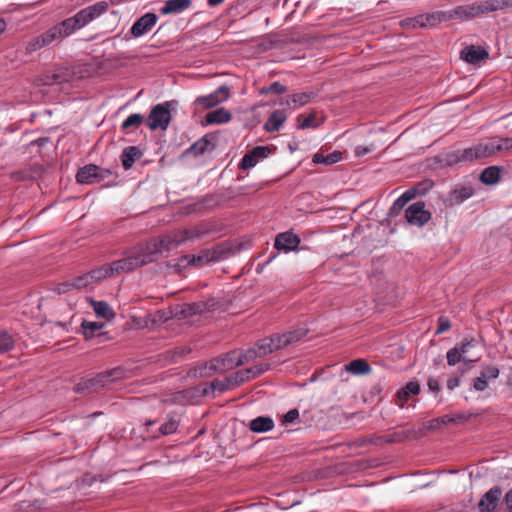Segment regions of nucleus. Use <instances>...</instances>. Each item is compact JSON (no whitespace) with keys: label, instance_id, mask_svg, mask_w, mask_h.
<instances>
[{"label":"nucleus","instance_id":"42","mask_svg":"<svg viewBox=\"0 0 512 512\" xmlns=\"http://www.w3.org/2000/svg\"><path fill=\"white\" fill-rule=\"evenodd\" d=\"M447 363L450 366H454L457 363L463 361L464 358L462 357V354L459 352V349H456L455 347L451 348L446 355Z\"/></svg>","mask_w":512,"mask_h":512},{"label":"nucleus","instance_id":"41","mask_svg":"<svg viewBox=\"0 0 512 512\" xmlns=\"http://www.w3.org/2000/svg\"><path fill=\"white\" fill-rule=\"evenodd\" d=\"M179 426V422L175 420L174 418H170L168 421L164 422L160 428L159 431L162 435H169L174 433Z\"/></svg>","mask_w":512,"mask_h":512},{"label":"nucleus","instance_id":"55","mask_svg":"<svg viewBox=\"0 0 512 512\" xmlns=\"http://www.w3.org/2000/svg\"><path fill=\"white\" fill-rule=\"evenodd\" d=\"M73 289H75L73 280L60 283L57 286V291L59 294L70 292Z\"/></svg>","mask_w":512,"mask_h":512},{"label":"nucleus","instance_id":"4","mask_svg":"<svg viewBox=\"0 0 512 512\" xmlns=\"http://www.w3.org/2000/svg\"><path fill=\"white\" fill-rule=\"evenodd\" d=\"M495 137L482 141L463 150H457L454 154L455 162H472L485 159L498 154Z\"/></svg>","mask_w":512,"mask_h":512},{"label":"nucleus","instance_id":"54","mask_svg":"<svg viewBox=\"0 0 512 512\" xmlns=\"http://www.w3.org/2000/svg\"><path fill=\"white\" fill-rule=\"evenodd\" d=\"M299 417V411L297 409H291L287 413L284 414L282 418V422L284 424L286 423H292Z\"/></svg>","mask_w":512,"mask_h":512},{"label":"nucleus","instance_id":"61","mask_svg":"<svg viewBox=\"0 0 512 512\" xmlns=\"http://www.w3.org/2000/svg\"><path fill=\"white\" fill-rule=\"evenodd\" d=\"M427 385L429 389L433 392H439L440 391V385L437 379L435 378H429Z\"/></svg>","mask_w":512,"mask_h":512},{"label":"nucleus","instance_id":"1","mask_svg":"<svg viewBox=\"0 0 512 512\" xmlns=\"http://www.w3.org/2000/svg\"><path fill=\"white\" fill-rule=\"evenodd\" d=\"M203 234L204 232L199 227H191L139 243L127 249L124 252L123 258L88 272L90 281L92 285H96L108 277L132 272L137 268L156 261L163 251L175 249L185 241L200 238Z\"/></svg>","mask_w":512,"mask_h":512},{"label":"nucleus","instance_id":"62","mask_svg":"<svg viewBox=\"0 0 512 512\" xmlns=\"http://www.w3.org/2000/svg\"><path fill=\"white\" fill-rule=\"evenodd\" d=\"M459 385H460V378L459 377H451L447 381V388L449 390H454Z\"/></svg>","mask_w":512,"mask_h":512},{"label":"nucleus","instance_id":"57","mask_svg":"<svg viewBox=\"0 0 512 512\" xmlns=\"http://www.w3.org/2000/svg\"><path fill=\"white\" fill-rule=\"evenodd\" d=\"M439 325H438V329L436 331V334H440V333H443L445 331H448L451 327L450 325V321L444 317H440L439 318Z\"/></svg>","mask_w":512,"mask_h":512},{"label":"nucleus","instance_id":"19","mask_svg":"<svg viewBox=\"0 0 512 512\" xmlns=\"http://www.w3.org/2000/svg\"><path fill=\"white\" fill-rule=\"evenodd\" d=\"M287 119V114L284 110H275L271 113L269 118L267 119L264 128L268 132H276L279 131L281 126Z\"/></svg>","mask_w":512,"mask_h":512},{"label":"nucleus","instance_id":"58","mask_svg":"<svg viewBox=\"0 0 512 512\" xmlns=\"http://www.w3.org/2000/svg\"><path fill=\"white\" fill-rule=\"evenodd\" d=\"M438 419H439L440 425H445L448 423H454L457 420L464 421V420H466V417L464 415H458L457 418H454V417H449L446 415V416L438 417Z\"/></svg>","mask_w":512,"mask_h":512},{"label":"nucleus","instance_id":"13","mask_svg":"<svg viewBox=\"0 0 512 512\" xmlns=\"http://www.w3.org/2000/svg\"><path fill=\"white\" fill-rule=\"evenodd\" d=\"M299 244L300 238L297 235L292 232H284L276 236L274 247L277 250L289 252L297 249Z\"/></svg>","mask_w":512,"mask_h":512},{"label":"nucleus","instance_id":"59","mask_svg":"<svg viewBox=\"0 0 512 512\" xmlns=\"http://www.w3.org/2000/svg\"><path fill=\"white\" fill-rule=\"evenodd\" d=\"M111 175H112L111 170L104 169V168H101L98 166V171L96 172V181L104 180Z\"/></svg>","mask_w":512,"mask_h":512},{"label":"nucleus","instance_id":"29","mask_svg":"<svg viewBox=\"0 0 512 512\" xmlns=\"http://www.w3.org/2000/svg\"><path fill=\"white\" fill-rule=\"evenodd\" d=\"M109 5L110 3L108 1L102 0L84 8L90 22L104 14L108 10Z\"/></svg>","mask_w":512,"mask_h":512},{"label":"nucleus","instance_id":"33","mask_svg":"<svg viewBox=\"0 0 512 512\" xmlns=\"http://www.w3.org/2000/svg\"><path fill=\"white\" fill-rule=\"evenodd\" d=\"M144 121L139 113L130 114L121 124V130L127 132L130 128H138Z\"/></svg>","mask_w":512,"mask_h":512},{"label":"nucleus","instance_id":"23","mask_svg":"<svg viewBox=\"0 0 512 512\" xmlns=\"http://www.w3.org/2000/svg\"><path fill=\"white\" fill-rule=\"evenodd\" d=\"M230 120L231 114L225 108H219L210 111L205 116V121L207 124H223L229 122Z\"/></svg>","mask_w":512,"mask_h":512},{"label":"nucleus","instance_id":"47","mask_svg":"<svg viewBox=\"0 0 512 512\" xmlns=\"http://www.w3.org/2000/svg\"><path fill=\"white\" fill-rule=\"evenodd\" d=\"M73 282H74V288L76 290H80V289L86 288L88 286H93L90 281L88 273L74 278Z\"/></svg>","mask_w":512,"mask_h":512},{"label":"nucleus","instance_id":"11","mask_svg":"<svg viewBox=\"0 0 512 512\" xmlns=\"http://www.w3.org/2000/svg\"><path fill=\"white\" fill-rule=\"evenodd\" d=\"M502 491L499 487H493L488 490L478 503V508L481 512H492L496 509Z\"/></svg>","mask_w":512,"mask_h":512},{"label":"nucleus","instance_id":"7","mask_svg":"<svg viewBox=\"0 0 512 512\" xmlns=\"http://www.w3.org/2000/svg\"><path fill=\"white\" fill-rule=\"evenodd\" d=\"M405 218L411 225L422 227L431 219V213L425 209L423 201H417L406 209Z\"/></svg>","mask_w":512,"mask_h":512},{"label":"nucleus","instance_id":"6","mask_svg":"<svg viewBox=\"0 0 512 512\" xmlns=\"http://www.w3.org/2000/svg\"><path fill=\"white\" fill-rule=\"evenodd\" d=\"M170 121V103L164 102L152 107L147 117L146 124L153 131L157 129L166 130Z\"/></svg>","mask_w":512,"mask_h":512},{"label":"nucleus","instance_id":"39","mask_svg":"<svg viewBox=\"0 0 512 512\" xmlns=\"http://www.w3.org/2000/svg\"><path fill=\"white\" fill-rule=\"evenodd\" d=\"M13 337L4 330L0 329V353L10 351L14 347Z\"/></svg>","mask_w":512,"mask_h":512},{"label":"nucleus","instance_id":"51","mask_svg":"<svg viewBox=\"0 0 512 512\" xmlns=\"http://www.w3.org/2000/svg\"><path fill=\"white\" fill-rule=\"evenodd\" d=\"M231 378L235 386L250 380L249 374L247 375L246 373V369L237 371L233 376H231Z\"/></svg>","mask_w":512,"mask_h":512},{"label":"nucleus","instance_id":"2","mask_svg":"<svg viewBox=\"0 0 512 512\" xmlns=\"http://www.w3.org/2000/svg\"><path fill=\"white\" fill-rule=\"evenodd\" d=\"M307 330L299 328L294 331H289L283 334H275L270 337L264 338L257 342L254 348L246 350L244 353L248 362L257 357H264L273 351L286 347L289 344L298 342L306 336Z\"/></svg>","mask_w":512,"mask_h":512},{"label":"nucleus","instance_id":"9","mask_svg":"<svg viewBox=\"0 0 512 512\" xmlns=\"http://www.w3.org/2000/svg\"><path fill=\"white\" fill-rule=\"evenodd\" d=\"M229 96V88L223 85L209 95L198 97L196 99V104L203 108H212L226 101L229 98Z\"/></svg>","mask_w":512,"mask_h":512},{"label":"nucleus","instance_id":"38","mask_svg":"<svg viewBox=\"0 0 512 512\" xmlns=\"http://www.w3.org/2000/svg\"><path fill=\"white\" fill-rule=\"evenodd\" d=\"M210 145V142L206 138H201L200 140L196 141L193 145H191L186 153L192 154L194 156H198L203 154Z\"/></svg>","mask_w":512,"mask_h":512},{"label":"nucleus","instance_id":"14","mask_svg":"<svg viewBox=\"0 0 512 512\" xmlns=\"http://www.w3.org/2000/svg\"><path fill=\"white\" fill-rule=\"evenodd\" d=\"M420 385L417 382L410 381L396 393L395 403L403 408L412 395H418Z\"/></svg>","mask_w":512,"mask_h":512},{"label":"nucleus","instance_id":"53","mask_svg":"<svg viewBox=\"0 0 512 512\" xmlns=\"http://www.w3.org/2000/svg\"><path fill=\"white\" fill-rule=\"evenodd\" d=\"M487 387L488 381L482 375L474 379L473 388L476 391H484Z\"/></svg>","mask_w":512,"mask_h":512},{"label":"nucleus","instance_id":"48","mask_svg":"<svg viewBox=\"0 0 512 512\" xmlns=\"http://www.w3.org/2000/svg\"><path fill=\"white\" fill-rule=\"evenodd\" d=\"M74 21L76 22V25L79 29L86 26L88 23H90V20L88 18L87 12L85 9H81L78 11L74 16H72Z\"/></svg>","mask_w":512,"mask_h":512},{"label":"nucleus","instance_id":"60","mask_svg":"<svg viewBox=\"0 0 512 512\" xmlns=\"http://www.w3.org/2000/svg\"><path fill=\"white\" fill-rule=\"evenodd\" d=\"M440 426L441 425L438 418L423 423V427L426 430H437Z\"/></svg>","mask_w":512,"mask_h":512},{"label":"nucleus","instance_id":"34","mask_svg":"<svg viewBox=\"0 0 512 512\" xmlns=\"http://www.w3.org/2000/svg\"><path fill=\"white\" fill-rule=\"evenodd\" d=\"M318 124L316 123V116L315 114H299L297 116V128L298 129H308V128H315Z\"/></svg>","mask_w":512,"mask_h":512},{"label":"nucleus","instance_id":"31","mask_svg":"<svg viewBox=\"0 0 512 512\" xmlns=\"http://www.w3.org/2000/svg\"><path fill=\"white\" fill-rule=\"evenodd\" d=\"M500 179V169L497 166L485 168L480 174V180L486 185H493Z\"/></svg>","mask_w":512,"mask_h":512},{"label":"nucleus","instance_id":"10","mask_svg":"<svg viewBox=\"0 0 512 512\" xmlns=\"http://www.w3.org/2000/svg\"><path fill=\"white\" fill-rule=\"evenodd\" d=\"M158 17L154 13H146L135 21L131 27V34L133 37H141L152 30L156 25Z\"/></svg>","mask_w":512,"mask_h":512},{"label":"nucleus","instance_id":"16","mask_svg":"<svg viewBox=\"0 0 512 512\" xmlns=\"http://www.w3.org/2000/svg\"><path fill=\"white\" fill-rule=\"evenodd\" d=\"M191 4L192 0H167L160 8V13L162 15H177L189 9Z\"/></svg>","mask_w":512,"mask_h":512},{"label":"nucleus","instance_id":"18","mask_svg":"<svg viewBox=\"0 0 512 512\" xmlns=\"http://www.w3.org/2000/svg\"><path fill=\"white\" fill-rule=\"evenodd\" d=\"M218 259V252L216 250H203L198 255L187 256L186 260L189 265L203 266L211 261Z\"/></svg>","mask_w":512,"mask_h":512},{"label":"nucleus","instance_id":"26","mask_svg":"<svg viewBox=\"0 0 512 512\" xmlns=\"http://www.w3.org/2000/svg\"><path fill=\"white\" fill-rule=\"evenodd\" d=\"M81 327L85 340H90L95 336H102L100 331L104 328V324L84 320L81 324Z\"/></svg>","mask_w":512,"mask_h":512},{"label":"nucleus","instance_id":"12","mask_svg":"<svg viewBox=\"0 0 512 512\" xmlns=\"http://www.w3.org/2000/svg\"><path fill=\"white\" fill-rule=\"evenodd\" d=\"M218 306L219 302L211 298L208 300L185 304L183 311L188 315H196L214 311Z\"/></svg>","mask_w":512,"mask_h":512},{"label":"nucleus","instance_id":"49","mask_svg":"<svg viewBox=\"0 0 512 512\" xmlns=\"http://www.w3.org/2000/svg\"><path fill=\"white\" fill-rule=\"evenodd\" d=\"M43 47H45V46L41 42L40 37L36 36L27 42V44L25 46V50H26V53L30 54V53H33Z\"/></svg>","mask_w":512,"mask_h":512},{"label":"nucleus","instance_id":"15","mask_svg":"<svg viewBox=\"0 0 512 512\" xmlns=\"http://www.w3.org/2000/svg\"><path fill=\"white\" fill-rule=\"evenodd\" d=\"M461 58L467 63L476 64L488 58V52L480 46L471 45L461 51Z\"/></svg>","mask_w":512,"mask_h":512},{"label":"nucleus","instance_id":"24","mask_svg":"<svg viewBox=\"0 0 512 512\" xmlns=\"http://www.w3.org/2000/svg\"><path fill=\"white\" fill-rule=\"evenodd\" d=\"M343 159V153L341 151H333L327 155L323 153H316L313 155L312 161L315 164L332 165L338 163Z\"/></svg>","mask_w":512,"mask_h":512},{"label":"nucleus","instance_id":"56","mask_svg":"<svg viewBox=\"0 0 512 512\" xmlns=\"http://www.w3.org/2000/svg\"><path fill=\"white\" fill-rule=\"evenodd\" d=\"M433 20L435 21L436 20V15L435 14H432V15H420L418 16L415 21L416 23L421 26V27H424L427 25V23H430V21Z\"/></svg>","mask_w":512,"mask_h":512},{"label":"nucleus","instance_id":"44","mask_svg":"<svg viewBox=\"0 0 512 512\" xmlns=\"http://www.w3.org/2000/svg\"><path fill=\"white\" fill-rule=\"evenodd\" d=\"M495 140H496L497 147H499L498 153L512 150V137L503 138V137L496 136Z\"/></svg>","mask_w":512,"mask_h":512},{"label":"nucleus","instance_id":"8","mask_svg":"<svg viewBox=\"0 0 512 512\" xmlns=\"http://www.w3.org/2000/svg\"><path fill=\"white\" fill-rule=\"evenodd\" d=\"M480 8V3L476 2L470 5L457 6L454 9L442 12L441 14L445 19H473L477 16L483 15Z\"/></svg>","mask_w":512,"mask_h":512},{"label":"nucleus","instance_id":"35","mask_svg":"<svg viewBox=\"0 0 512 512\" xmlns=\"http://www.w3.org/2000/svg\"><path fill=\"white\" fill-rule=\"evenodd\" d=\"M54 28L59 29V31L62 33V37L69 36L74 31L79 29L73 17L63 20L60 24L54 26Z\"/></svg>","mask_w":512,"mask_h":512},{"label":"nucleus","instance_id":"37","mask_svg":"<svg viewBox=\"0 0 512 512\" xmlns=\"http://www.w3.org/2000/svg\"><path fill=\"white\" fill-rule=\"evenodd\" d=\"M41 39V42L46 47L49 44H51L53 41L62 38V33L59 31L58 28H50L49 30L45 31L41 35H38Z\"/></svg>","mask_w":512,"mask_h":512},{"label":"nucleus","instance_id":"30","mask_svg":"<svg viewBox=\"0 0 512 512\" xmlns=\"http://www.w3.org/2000/svg\"><path fill=\"white\" fill-rule=\"evenodd\" d=\"M413 194L409 191L404 192L398 197L389 209L388 215L390 217H396L400 214L404 206L412 199Z\"/></svg>","mask_w":512,"mask_h":512},{"label":"nucleus","instance_id":"25","mask_svg":"<svg viewBox=\"0 0 512 512\" xmlns=\"http://www.w3.org/2000/svg\"><path fill=\"white\" fill-rule=\"evenodd\" d=\"M140 155L141 152L136 146H129L125 148L121 154V161L124 169H130L133 166L135 160L139 158Z\"/></svg>","mask_w":512,"mask_h":512},{"label":"nucleus","instance_id":"27","mask_svg":"<svg viewBox=\"0 0 512 512\" xmlns=\"http://www.w3.org/2000/svg\"><path fill=\"white\" fill-rule=\"evenodd\" d=\"M90 305L92 306L95 314L98 317L105 318L107 320H110L114 317V313L107 302L96 301V300L91 299Z\"/></svg>","mask_w":512,"mask_h":512},{"label":"nucleus","instance_id":"40","mask_svg":"<svg viewBox=\"0 0 512 512\" xmlns=\"http://www.w3.org/2000/svg\"><path fill=\"white\" fill-rule=\"evenodd\" d=\"M211 386H212L213 390H218L220 392H224V391L230 389L231 387H234L235 385L230 376V377L226 378L225 380H218V379L214 380L212 382Z\"/></svg>","mask_w":512,"mask_h":512},{"label":"nucleus","instance_id":"22","mask_svg":"<svg viewBox=\"0 0 512 512\" xmlns=\"http://www.w3.org/2000/svg\"><path fill=\"white\" fill-rule=\"evenodd\" d=\"M98 166L94 164L86 165L80 168L76 174V180L81 184H91L96 181V172Z\"/></svg>","mask_w":512,"mask_h":512},{"label":"nucleus","instance_id":"45","mask_svg":"<svg viewBox=\"0 0 512 512\" xmlns=\"http://www.w3.org/2000/svg\"><path fill=\"white\" fill-rule=\"evenodd\" d=\"M286 91H287V88L284 85H282L280 82H273L268 87L262 88L261 94H269V93L283 94Z\"/></svg>","mask_w":512,"mask_h":512},{"label":"nucleus","instance_id":"28","mask_svg":"<svg viewBox=\"0 0 512 512\" xmlns=\"http://www.w3.org/2000/svg\"><path fill=\"white\" fill-rule=\"evenodd\" d=\"M345 369L355 375H365L371 371L370 365L364 359H354L349 362Z\"/></svg>","mask_w":512,"mask_h":512},{"label":"nucleus","instance_id":"36","mask_svg":"<svg viewBox=\"0 0 512 512\" xmlns=\"http://www.w3.org/2000/svg\"><path fill=\"white\" fill-rule=\"evenodd\" d=\"M473 195V189L470 187H461L460 189H455L452 192L451 199L456 204H460L465 200L469 199Z\"/></svg>","mask_w":512,"mask_h":512},{"label":"nucleus","instance_id":"17","mask_svg":"<svg viewBox=\"0 0 512 512\" xmlns=\"http://www.w3.org/2000/svg\"><path fill=\"white\" fill-rule=\"evenodd\" d=\"M315 97L313 92H299L288 96L280 102L281 105H287L292 109H298L311 101Z\"/></svg>","mask_w":512,"mask_h":512},{"label":"nucleus","instance_id":"32","mask_svg":"<svg viewBox=\"0 0 512 512\" xmlns=\"http://www.w3.org/2000/svg\"><path fill=\"white\" fill-rule=\"evenodd\" d=\"M474 346H475L474 339H465L455 346V348L459 349V352L462 354V357L464 358L465 363H472L479 359V357H476V358L468 357L469 350L471 348H473Z\"/></svg>","mask_w":512,"mask_h":512},{"label":"nucleus","instance_id":"46","mask_svg":"<svg viewBox=\"0 0 512 512\" xmlns=\"http://www.w3.org/2000/svg\"><path fill=\"white\" fill-rule=\"evenodd\" d=\"M269 366L267 364H258L249 368H246L247 375L249 374V378L254 379L257 376L261 375L265 371H267Z\"/></svg>","mask_w":512,"mask_h":512},{"label":"nucleus","instance_id":"5","mask_svg":"<svg viewBox=\"0 0 512 512\" xmlns=\"http://www.w3.org/2000/svg\"><path fill=\"white\" fill-rule=\"evenodd\" d=\"M125 377V370L117 367L102 373L97 374L95 377L82 381L76 385V391H97L99 388L105 387L113 381Z\"/></svg>","mask_w":512,"mask_h":512},{"label":"nucleus","instance_id":"52","mask_svg":"<svg viewBox=\"0 0 512 512\" xmlns=\"http://www.w3.org/2000/svg\"><path fill=\"white\" fill-rule=\"evenodd\" d=\"M253 155L257 157V159H263L269 156L271 150L267 146H256L252 149Z\"/></svg>","mask_w":512,"mask_h":512},{"label":"nucleus","instance_id":"63","mask_svg":"<svg viewBox=\"0 0 512 512\" xmlns=\"http://www.w3.org/2000/svg\"><path fill=\"white\" fill-rule=\"evenodd\" d=\"M506 505L512 509V488L505 495Z\"/></svg>","mask_w":512,"mask_h":512},{"label":"nucleus","instance_id":"21","mask_svg":"<svg viewBox=\"0 0 512 512\" xmlns=\"http://www.w3.org/2000/svg\"><path fill=\"white\" fill-rule=\"evenodd\" d=\"M482 14H488L512 7V0H484L479 2Z\"/></svg>","mask_w":512,"mask_h":512},{"label":"nucleus","instance_id":"43","mask_svg":"<svg viewBox=\"0 0 512 512\" xmlns=\"http://www.w3.org/2000/svg\"><path fill=\"white\" fill-rule=\"evenodd\" d=\"M258 159L255 155H253L252 150L245 154L240 162V167L242 169H250L254 167L258 163Z\"/></svg>","mask_w":512,"mask_h":512},{"label":"nucleus","instance_id":"3","mask_svg":"<svg viewBox=\"0 0 512 512\" xmlns=\"http://www.w3.org/2000/svg\"><path fill=\"white\" fill-rule=\"evenodd\" d=\"M248 363L244 352L231 351L222 356L213 358L200 368V376H211L214 372H225L237 366Z\"/></svg>","mask_w":512,"mask_h":512},{"label":"nucleus","instance_id":"50","mask_svg":"<svg viewBox=\"0 0 512 512\" xmlns=\"http://www.w3.org/2000/svg\"><path fill=\"white\" fill-rule=\"evenodd\" d=\"M499 369L495 366H488L483 371H481L480 375H482L487 381L489 379H496L499 376Z\"/></svg>","mask_w":512,"mask_h":512},{"label":"nucleus","instance_id":"20","mask_svg":"<svg viewBox=\"0 0 512 512\" xmlns=\"http://www.w3.org/2000/svg\"><path fill=\"white\" fill-rule=\"evenodd\" d=\"M274 428V421L269 416H258L249 423V429L255 433H264Z\"/></svg>","mask_w":512,"mask_h":512},{"label":"nucleus","instance_id":"64","mask_svg":"<svg viewBox=\"0 0 512 512\" xmlns=\"http://www.w3.org/2000/svg\"><path fill=\"white\" fill-rule=\"evenodd\" d=\"M369 152H370V149L367 147L360 146V147H357V149H356V155H358V156L365 155Z\"/></svg>","mask_w":512,"mask_h":512}]
</instances>
